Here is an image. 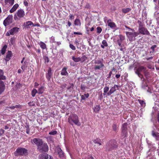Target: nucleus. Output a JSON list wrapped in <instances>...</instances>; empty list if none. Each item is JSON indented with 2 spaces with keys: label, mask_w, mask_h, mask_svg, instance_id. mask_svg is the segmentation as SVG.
I'll return each mask as SVG.
<instances>
[{
  "label": "nucleus",
  "mask_w": 159,
  "mask_h": 159,
  "mask_svg": "<svg viewBox=\"0 0 159 159\" xmlns=\"http://www.w3.org/2000/svg\"><path fill=\"white\" fill-rule=\"evenodd\" d=\"M151 134L156 141H159V133L157 132L155 129L151 131Z\"/></svg>",
  "instance_id": "f8f14e48"
},
{
  "label": "nucleus",
  "mask_w": 159,
  "mask_h": 159,
  "mask_svg": "<svg viewBox=\"0 0 159 159\" xmlns=\"http://www.w3.org/2000/svg\"><path fill=\"white\" fill-rule=\"evenodd\" d=\"M25 127L26 128V133L27 134H28L30 132L29 126L28 125H27L26 126H25Z\"/></svg>",
  "instance_id": "13d9d810"
},
{
  "label": "nucleus",
  "mask_w": 159,
  "mask_h": 159,
  "mask_svg": "<svg viewBox=\"0 0 159 159\" xmlns=\"http://www.w3.org/2000/svg\"><path fill=\"white\" fill-rule=\"evenodd\" d=\"M15 108H16L17 109H21L22 108V106L20 104L16 105L15 106Z\"/></svg>",
  "instance_id": "49530a36"
},
{
  "label": "nucleus",
  "mask_w": 159,
  "mask_h": 159,
  "mask_svg": "<svg viewBox=\"0 0 159 159\" xmlns=\"http://www.w3.org/2000/svg\"><path fill=\"white\" fill-rule=\"evenodd\" d=\"M39 45L40 47L43 49L46 48V45L43 42H41L39 44Z\"/></svg>",
  "instance_id": "ea45409f"
},
{
  "label": "nucleus",
  "mask_w": 159,
  "mask_h": 159,
  "mask_svg": "<svg viewBox=\"0 0 159 159\" xmlns=\"http://www.w3.org/2000/svg\"><path fill=\"white\" fill-rule=\"evenodd\" d=\"M24 28L28 29L32 26H35L36 25H34L32 21H28L24 23Z\"/></svg>",
  "instance_id": "ddd939ff"
},
{
  "label": "nucleus",
  "mask_w": 159,
  "mask_h": 159,
  "mask_svg": "<svg viewBox=\"0 0 159 159\" xmlns=\"http://www.w3.org/2000/svg\"><path fill=\"white\" fill-rule=\"evenodd\" d=\"M74 24L76 25H80L81 23L80 20L79 19H76L74 21Z\"/></svg>",
  "instance_id": "58836bf2"
},
{
  "label": "nucleus",
  "mask_w": 159,
  "mask_h": 159,
  "mask_svg": "<svg viewBox=\"0 0 159 159\" xmlns=\"http://www.w3.org/2000/svg\"><path fill=\"white\" fill-rule=\"evenodd\" d=\"M50 43H55L56 42L55 41V38L52 36L50 39Z\"/></svg>",
  "instance_id": "8fccbe9b"
},
{
  "label": "nucleus",
  "mask_w": 159,
  "mask_h": 159,
  "mask_svg": "<svg viewBox=\"0 0 159 159\" xmlns=\"http://www.w3.org/2000/svg\"><path fill=\"white\" fill-rule=\"evenodd\" d=\"M5 132L4 130L3 129H0V136H2Z\"/></svg>",
  "instance_id": "bf43d9fd"
},
{
  "label": "nucleus",
  "mask_w": 159,
  "mask_h": 159,
  "mask_svg": "<svg viewBox=\"0 0 159 159\" xmlns=\"http://www.w3.org/2000/svg\"><path fill=\"white\" fill-rule=\"evenodd\" d=\"M100 109V107L99 105H97L94 109V111L96 112H98Z\"/></svg>",
  "instance_id": "e433bc0d"
},
{
  "label": "nucleus",
  "mask_w": 159,
  "mask_h": 159,
  "mask_svg": "<svg viewBox=\"0 0 159 159\" xmlns=\"http://www.w3.org/2000/svg\"><path fill=\"white\" fill-rule=\"evenodd\" d=\"M116 89L115 87L114 86L112 87L110 89L109 91L107 93V95L108 96H110L114 92L116 91Z\"/></svg>",
  "instance_id": "4be33fe9"
},
{
  "label": "nucleus",
  "mask_w": 159,
  "mask_h": 159,
  "mask_svg": "<svg viewBox=\"0 0 159 159\" xmlns=\"http://www.w3.org/2000/svg\"><path fill=\"white\" fill-rule=\"evenodd\" d=\"M72 59L75 62H76L80 61V57L75 58L74 56H73L72 57Z\"/></svg>",
  "instance_id": "4c0bfd02"
},
{
  "label": "nucleus",
  "mask_w": 159,
  "mask_h": 159,
  "mask_svg": "<svg viewBox=\"0 0 159 159\" xmlns=\"http://www.w3.org/2000/svg\"><path fill=\"white\" fill-rule=\"evenodd\" d=\"M97 33L98 34H100L101 33L102 31V29L100 27H98L97 28Z\"/></svg>",
  "instance_id": "de8ad7c7"
},
{
  "label": "nucleus",
  "mask_w": 159,
  "mask_h": 159,
  "mask_svg": "<svg viewBox=\"0 0 159 159\" xmlns=\"http://www.w3.org/2000/svg\"><path fill=\"white\" fill-rule=\"evenodd\" d=\"M19 28L17 27H14L9 30V32L11 35H13L18 31Z\"/></svg>",
  "instance_id": "6ab92c4d"
},
{
  "label": "nucleus",
  "mask_w": 159,
  "mask_h": 159,
  "mask_svg": "<svg viewBox=\"0 0 159 159\" xmlns=\"http://www.w3.org/2000/svg\"><path fill=\"white\" fill-rule=\"evenodd\" d=\"M67 68L64 67L61 70V74L62 75H67L68 73L66 71Z\"/></svg>",
  "instance_id": "aec40b11"
},
{
  "label": "nucleus",
  "mask_w": 159,
  "mask_h": 159,
  "mask_svg": "<svg viewBox=\"0 0 159 159\" xmlns=\"http://www.w3.org/2000/svg\"><path fill=\"white\" fill-rule=\"evenodd\" d=\"M147 68L146 67L143 66H139L137 67H135L134 69L135 73L138 75V76H141L143 75L141 73V72H144L145 70H146Z\"/></svg>",
  "instance_id": "423d86ee"
},
{
  "label": "nucleus",
  "mask_w": 159,
  "mask_h": 159,
  "mask_svg": "<svg viewBox=\"0 0 159 159\" xmlns=\"http://www.w3.org/2000/svg\"><path fill=\"white\" fill-rule=\"evenodd\" d=\"M144 76L146 77V78L147 79H148L149 78V77L150 76V73L149 72H148L147 70H145L144 72Z\"/></svg>",
  "instance_id": "a878e982"
},
{
  "label": "nucleus",
  "mask_w": 159,
  "mask_h": 159,
  "mask_svg": "<svg viewBox=\"0 0 159 159\" xmlns=\"http://www.w3.org/2000/svg\"><path fill=\"white\" fill-rule=\"evenodd\" d=\"M7 48V46L6 45H4L3 47L2 48L1 50V53H0V55H1V54L2 55H4L5 53V52L6 50V49Z\"/></svg>",
  "instance_id": "5701e85b"
},
{
  "label": "nucleus",
  "mask_w": 159,
  "mask_h": 159,
  "mask_svg": "<svg viewBox=\"0 0 159 159\" xmlns=\"http://www.w3.org/2000/svg\"><path fill=\"white\" fill-rule=\"evenodd\" d=\"M16 155L19 156H24L28 155V150L24 148H18L16 151Z\"/></svg>",
  "instance_id": "39448f33"
},
{
  "label": "nucleus",
  "mask_w": 159,
  "mask_h": 159,
  "mask_svg": "<svg viewBox=\"0 0 159 159\" xmlns=\"http://www.w3.org/2000/svg\"><path fill=\"white\" fill-rule=\"evenodd\" d=\"M70 47L73 50H75V48L73 44H70L69 45Z\"/></svg>",
  "instance_id": "052dcab7"
},
{
  "label": "nucleus",
  "mask_w": 159,
  "mask_h": 159,
  "mask_svg": "<svg viewBox=\"0 0 159 159\" xmlns=\"http://www.w3.org/2000/svg\"><path fill=\"white\" fill-rule=\"evenodd\" d=\"M126 34L129 41H132L135 40V37L139 34V33L135 32L134 30V31L126 32Z\"/></svg>",
  "instance_id": "20e7f679"
},
{
  "label": "nucleus",
  "mask_w": 159,
  "mask_h": 159,
  "mask_svg": "<svg viewBox=\"0 0 159 159\" xmlns=\"http://www.w3.org/2000/svg\"><path fill=\"white\" fill-rule=\"evenodd\" d=\"M12 52L11 51H8L7 53L6 58L5 59L6 62L8 61L11 59L12 56Z\"/></svg>",
  "instance_id": "f3484780"
},
{
  "label": "nucleus",
  "mask_w": 159,
  "mask_h": 159,
  "mask_svg": "<svg viewBox=\"0 0 159 159\" xmlns=\"http://www.w3.org/2000/svg\"><path fill=\"white\" fill-rule=\"evenodd\" d=\"M148 87V85L147 82L141 83V88L142 89H147Z\"/></svg>",
  "instance_id": "cd10ccee"
},
{
  "label": "nucleus",
  "mask_w": 159,
  "mask_h": 159,
  "mask_svg": "<svg viewBox=\"0 0 159 159\" xmlns=\"http://www.w3.org/2000/svg\"><path fill=\"white\" fill-rule=\"evenodd\" d=\"M28 65V62L26 61H25L24 63L22 64V65L21 66V69L22 70L24 71L26 68L27 67Z\"/></svg>",
  "instance_id": "393cba45"
},
{
  "label": "nucleus",
  "mask_w": 159,
  "mask_h": 159,
  "mask_svg": "<svg viewBox=\"0 0 159 159\" xmlns=\"http://www.w3.org/2000/svg\"><path fill=\"white\" fill-rule=\"evenodd\" d=\"M153 57H145V59H146L147 61H148V60H152L153 59Z\"/></svg>",
  "instance_id": "338daca9"
},
{
  "label": "nucleus",
  "mask_w": 159,
  "mask_h": 159,
  "mask_svg": "<svg viewBox=\"0 0 159 159\" xmlns=\"http://www.w3.org/2000/svg\"><path fill=\"white\" fill-rule=\"evenodd\" d=\"M118 147V144L115 140H111L108 142L106 145V151H111L116 149Z\"/></svg>",
  "instance_id": "f03ea898"
},
{
  "label": "nucleus",
  "mask_w": 159,
  "mask_h": 159,
  "mask_svg": "<svg viewBox=\"0 0 159 159\" xmlns=\"http://www.w3.org/2000/svg\"><path fill=\"white\" fill-rule=\"evenodd\" d=\"M108 23V25L111 28L113 29H116V25L115 23L111 21V19H109L107 21Z\"/></svg>",
  "instance_id": "dca6fc26"
},
{
  "label": "nucleus",
  "mask_w": 159,
  "mask_h": 159,
  "mask_svg": "<svg viewBox=\"0 0 159 159\" xmlns=\"http://www.w3.org/2000/svg\"><path fill=\"white\" fill-rule=\"evenodd\" d=\"M57 134V131L56 130H54L50 132L49 134L50 135H54Z\"/></svg>",
  "instance_id": "603ef678"
},
{
  "label": "nucleus",
  "mask_w": 159,
  "mask_h": 159,
  "mask_svg": "<svg viewBox=\"0 0 159 159\" xmlns=\"http://www.w3.org/2000/svg\"><path fill=\"white\" fill-rule=\"evenodd\" d=\"M5 103L4 100H2L0 101V106H3Z\"/></svg>",
  "instance_id": "0e129e2a"
},
{
  "label": "nucleus",
  "mask_w": 159,
  "mask_h": 159,
  "mask_svg": "<svg viewBox=\"0 0 159 159\" xmlns=\"http://www.w3.org/2000/svg\"><path fill=\"white\" fill-rule=\"evenodd\" d=\"M25 15V13L24 11L22 9L18 10L16 13L14 15V18L15 20L20 19V18L24 17Z\"/></svg>",
  "instance_id": "0eeeda50"
},
{
  "label": "nucleus",
  "mask_w": 159,
  "mask_h": 159,
  "mask_svg": "<svg viewBox=\"0 0 159 159\" xmlns=\"http://www.w3.org/2000/svg\"><path fill=\"white\" fill-rule=\"evenodd\" d=\"M112 128L114 131L116 132L118 129L117 125L115 124H113L112 125Z\"/></svg>",
  "instance_id": "473e14b6"
},
{
  "label": "nucleus",
  "mask_w": 159,
  "mask_h": 159,
  "mask_svg": "<svg viewBox=\"0 0 159 159\" xmlns=\"http://www.w3.org/2000/svg\"><path fill=\"white\" fill-rule=\"evenodd\" d=\"M5 89L6 86L4 82L3 81H0V95L4 91Z\"/></svg>",
  "instance_id": "2eb2a0df"
},
{
  "label": "nucleus",
  "mask_w": 159,
  "mask_h": 159,
  "mask_svg": "<svg viewBox=\"0 0 159 159\" xmlns=\"http://www.w3.org/2000/svg\"><path fill=\"white\" fill-rule=\"evenodd\" d=\"M70 86H69L67 89L69 91V92H71L72 90L73 89V87H74V84L73 83L70 84Z\"/></svg>",
  "instance_id": "2f4dec72"
},
{
  "label": "nucleus",
  "mask_w": 159,
  "mask_h": 159,
  "mask_svg": "<svg viewBox=\"0 0 159 159\" xmlns=\"http://www.w3.org/2000/svg\"><path fill=\"white\" fill-rule=\"evenodd\" d=\"M56 152L58 155L59 157L61 159H65L66 157L64 153L60 147H58L57 148Z\"/></svg>",
  "instance_id": "9b49d317"
},
{
  "label": "nucleus",
  "mask_w": 159,
  "mask_h": 159,
  "mask_svg": "<svg viewBox=\"0 0 159 159\" xmlns=\"http://www.w3.org/2000/svg\"><path fill=\"white\" fill-rule=\"evenodd\" d=\"M140 78L142 83L146 82L145 79L144 78L143 75H141V76H138Z\"/></svg>",
  "instance_id": "a18cd8bd"
},
{
  "label": "nucleus",
  "mask_w": 159,
  "mask_h": 159,
  "mask_svg": "<svg viewBox=\"0 0 159 159\" xmlns=\"http://www.w3.org/2000/svg\"><path fill=\"white\" fill-rule=\"evenodd\" d=\"M139 34H141L142 35H149L150 33L148 31L147 29L145 28L144 26L141 27L139 28Z\"/></svg>",
  "instance_id": "9d476101"
},
{
  "label": "nucleus",
  "mask_w": 159,
  "mask_h": 159,
  "mask_svg": "<svg viewBox=\"0 0 159 159\" xmlns=\"http://www.w3.org/2000/svg\"><path fill=\"white\" fill-rule=\"evenodd\" d=\"M32 141L37 145V149L40 152H45L48 151V147L47 143H43L42 139L39 138H34Z\"/></svg>",
  "instance_id": "f257e3e1"
},
{
  "label": "nucleus",
  "mask_w": 159,
  "mask_h": 159,
  "mask_svg": "<svg viewBox=\"0 0 159 159\" xmlns=\"http://www.w3.org/2000/svg\"><path fill=\"white\" fill-rule=\"evenodd\" d=\"M104 66V65L102 63H101V64L100 65H95L94 67V69L95 70H101V68H102Z\"/></svg>",
  "instance_id": "c85d7f7f"
},
{
  "label": "nucleus",
  "mask_w": 159,
  "mask_h": 159,
  "mask_svg": "<svg viewBox=\"0 0 159 159\" xmlns=\"http://www.w3.org/2000/svg\"><path fill=\"white\" fill-rule=\"evenodd\" d=\"M147 88H148L147 90V92L151 93H152L153 91V89L151 88L148 87Z\"/></svg>",
  "instance_id": "09e8293b"
},
{
  "label": "nucleus",
  "mask_w": 159,
  "mask_h": 159,
  "mask_svg": "<svg viewBox=\"0 0 159 159\" xmlns=\"http://www.w3.org/2000/svg\"><path fill=\"white\" fill-rule=\"evenodd\" d=\"M87 57L85 55L81 57H80V62H83L85 61L87 59Z\"/></svg>",
  "instance_id": "a19ab883"
},
{
  "label": "nucleus",
  "mask_w": 159,
  "mask_h": 159,
  "mask_svg": "<svg viewBox=\"0 0 159 159\" xmlns=\"http://www.w3.org/2000/svg\"><path fill=\"white\" fill-rule=\"evenodd\" d=\"M43 59L44 60V63H48L49 61V59L48 57L46 56H44Z\"/></svg>",
  "instance_id": "37998d69"
},
{
  "label": "nucleus",
  "mask_w": 159,
  "mask_h": 159,
  "mask_svg": "<svg viewBox=\"0 0 159 159\" xmlns=\"http://www.w3.org/2000/svg\"><path fill=\"white\" fill-rule=\"evenodd\" d=\"M40 159H53V157L47 153H44L40 157Z\"/></svg>",
  "instance_id": "a211bd4d"
},
{
  "label": "nucleus",
  "mask_w": 159,
  "mask_h": 159,
  "mask_svg": "<svg viewBox=\"0 0 159 159\" xmlns=\"http://www.w3.org/2000/svg\"><path fill=\"white\" fill-rule=\"evenodd\" d=\"M138 101L139 103L140 104L142 107H145L146 105L145 102L143 100H142L141 99H138Z\"/></svg>",
  "instance_id": "72a5a7b5"
},
{
  "label": "nucleus",
  "mask_w": 159,
  "mask_h": 159,
  "mask_svg": "<svg viewBox=\"0 0 159 159\" xmlns=\"http://www.w3.org/2000/svg\"><path fill=\"white\" fill-rule=\"evenodd\" d=\"M37 93H38V91L36 89H34L31 91V95L33 97H34Z\"/></svg>",
  "instance_id": "79ce46f5"
},
{
  "label": "nucleus",
  "mask_w": 159,
  "mask_h": 159,
  "mask_svg": "<svg viewBox=\"0 0 159 159\" xmlns=\"http://www.w3.org/2000/svg\"><path fill=\"white\" fill-rule=\"evenodd\" d=\"M10 43H11L12 44V45H13L14 43H15V39L14 38H11L10 39Z\"/></svg>",
  "instance_id": "6e6d98bb"
},
{
  "label": "nucleus",
  "mask_w": 159,
  "mask_h": 159,
  "mask_svg": "<svg viewBox=\"0 0 159 159\" xmlns=\"http://www.w3.org/2000/svg\"><path fill=\"white\" fill-rule=\"evenodd\" d=\"M6 79V77L3 75H2L0 76V81H2V80H5Z\"/></svg>",
  "instance_id": "3c124183"
},
{
  "label": "nucleus",
  "mask_w": 159,
  "mask_h": 159,
  "mask_svg": "<svg viewBox=\"0 0 159 159\" xmlns=\"http://www.w3.org/2000/svg\"><path fill=\"white\" fill-rule=\"evenodd\" d=\"M125 39V37L124 36L122 35H120V41L124 40Z\"/></svg>",
  "instance_id": "e2e57ef3"
},
{
  "label": "nucleus",
  "mask_w": 159,
  "mask_h": 159,
  "mask_svg": "<svg viewBox=\"0 0 159 159\" xmlns=\"http://www.w3.org/2000/svg\"><path fill=\"white\" fill-rule=\"evenodd\" d=\"M19 7V5L18 4H15L12 8L10 10V12L11 13H12L14 12L17 8Z\"/></svg>",
  "instance_id": "412c9836"
},
{
  "label": "nucleus",
  "mask_w": 159,
  "mask_h": 159,
  "mask_svg": "<svg viewBox=\"0 0 159 159\" xmlns=\"http://www.w3.org/2000/svg\"><path fill=\"white\" fill-rule=\"evenodd\" d=\"M93 142L95 143H98L99 145L102 144V142L100 139L99 138H97L96 139L93 140Z\"/></svg>",
  "instance_id": "b1692460"
},
{
  "label": "nucleus",
  "mask_w": 159,
  "mask_h": 159,
  "mask_svg": "<svg viewBox=\"0 0 159 159\" xmlns=\"http://www.w3.org/2000/svg\"><path fill=\"white\" fill-rule=\"evenodd\" d=\"M24 4L25 6L27 7L28 6V3L26 0H24Z\"/></svg>",
  "instance_id": "774afa93"
},
{
  "label": "nucleus",
  "mask_w": 159,
  "mask_h": 159,
  "mask_svg": "<svg viewBox=\"0 0 159 159\" xmlns=\"http://www.w3.org/2000/svg\"><path fill=\"white\" fill-rule=\"evenodd\" d=\"M14 0H5V3L6 4L9 3L10 5L12 6L14 3Z\"/></svg>",
  "instance_id": "7c9ffc66"
},
{
  "label": "nucleus",
  "mask_w": 159,
  "mask_h": 159,
  "mask_svg": "<svg viewBox=\"0 0 159 159\" xmlns=\"http://www.w3.org/2000/svg\"><path fill=\"white\" fill-rule=\"evenodd\" d=\"M68 122L72 125H73V122L78 126H80L81 125L80 123L79 122L78 117L75 114H73L69 117Z\"/></svg>",
  "instance_id": "7ed1b4c3"
},
{
  "label": "nucleus",
  "mask_w": 159,
  "mask_h": 159,
  "mask_svg": "<svg viewBox=\"0 0 159 159\" xmlns=\"http://www.w3.org/2000/svg\"><path fill=\"white\" fill-rule=\"evenodd\" d=\"M80 88L81 89L83 90H84L85 89V87L84 85L81 84V85Z\"/></svg>",
  "instance_id": "69168bd1"
},
{
  "label": "nucleus",
  "mask_w": 159,
  "mask_h": 159,
  "mask_svg": "<svg viewBox=\"0 0 159 159\" xmlns=\"http://www.w3.org/2000/svg\"><path fill=\"white\" fill-rule=\"evenodd\" d=\"M102 43L103 45H104L105 47L108 46V44L107 43L106 41L105 40H103L102 42Z\"/></svg>",
  "instance_id": "864d4df0"
},
{
  "label": "nucleus",
  "mask_w": 159,
  "mask_h": 159,
  "mask_svg": "<svg viewBox=\"0 0 159 159\" xmlns=\"http://www.w3.org/2000/svg\"><path fill=\"white\" fill-rule=\"evenodd\" d=\"M109 90V87L108 86L105 87L103 89V92L104 93H103V95L104 96L106 95V93H107V92Z\"/></svg>",
  "instance_id": "f704fd0d"
},
{
  "label": "nucleus",
  "mask_w": 159,
  "mask_h": 159,
  "mask_svg": "<svg viewBox=\"0 0 159 159\" xmlns=\"http://www.w3.org/2000/svg\"><path fill=\"white\" fill-rule=\"evenodd\" d=\"M138 24L139 25V28L141 27H143L144 26V24L140 20H138Z\"/></svg>",
  "instance_id": "c03bdc74"
},
{
  "label": "nucleus",
  "mask_w": 159,
  "mask_h": 159,
  "mask_svg": "<svg viewBox=\"0 0 159 159\" xmlns=\"http://www.w3.org/2000/svg\"><path fill=\"white\" fill-rule=\"evenodd\" d=\"M13 16L12 15H9L4 20L3 24L5 26L9 25L12 22Z\"/></svg>",
  "instance_id": "1a4fd4ad"
},
{
  "label": "nucleus",
  "mask_w": 159,
  "mask_h": 159,
  "mask_svg": "<svg viewBox=\"0 0 159 159\" xmlns=\"http://www.w3.org/2000/svg\"><path fill=\"white\" fill-rule=\"evenodd\" d=\"M130 10L131 9L129 8H123L122 9V12L124 13H127L130 11Z\"/></svg>",
  "instance_id": "c9c22d12"
},
{
  "label": "nucleus",
  "mask_w": 159,
  "mask_h": 159,
  "mask_svg": "<svg viewBox=\"0 0 159 159\" xmlns=\"http://www.w3.org/2000/svg\"><path fill=\"white\" fill-rule=\"evenodd\" d=\"M44 91V87L42 86L39 89L38 91H37L38 93L39 94H42L43 93Z\"/></svg>",
  "instance_id": "bb28decb"
},
{
  "label": "nucleus",
  "mask_w": 159,
  "mask_h": 159,
  "mask_svg": "<svg viewBox=\"0 0 159 159\" xmlns=\"http://www.w3.org/2000/svg\"><path fill=\"white\" fill-rule=\"evenodd\" d=\"M28 105L29 106L32 107V106H35V103L33 101L32 102H29L28 103Z\"/></svg>",
  "instance_id": "4d7b16f0"
},
{
  "label": "nucleus",
  "mask_w": 159,
  "mask_h": 159,
  "mask_svg": "<svg viewBox=\"0 0 159 159\" xmlns=\"http://www.w3.org/2000/svg\"><path fill=\"white\" fill-rule=\"evenodd\" d=\"M52 75V70L51 68L50 67L49 68L47 73L46 74V77L48 81H49L50 80Z\"/></svg>",
  "instance_id": "4468645a"
},
{
  "label": "nucleus",
  "mask_w": 159,
  "mask_h": 159,
  "mask_svg": "<svg viewBox=\"0 0 159 159\" xmlns=\"http://www.w3.org/2000/svg\"><path fill=\"white\" fill-rule=\"evenodd\" d=\"M16 87L18 89L20 88L22 86V85L21 84H20V83H17V84L16 85Z\"/></svg>",
  "instance_id": "680f3d73"
},
{
  "label": "nucleus",
  "mask_w": 159,
  "mask_h": 159,
  "mask_svg": "<svg viewBox=\"0 0 159 159\" xmlns=\"http://www.w3.org/2000/svg\"><path fill=\"white\" fill-rule=\"evenodd\" d=\"M89 96V94L88 93L85 94L84 95H81V101L82 100H85L86 98H87Z\"/></svg>",
  "instance_id": "c756f323"
},
{
  "label": "nucleus",
  "mask_w": 159,
  "mask_h": 159,
  "mask_svg": "<svg viewBox=\"0 0 159 159\" xmlns=\"http://www.w3.org/2000/svg\"><path fill=\"white\" fill-rule=\"evenodd\" d=\"M127 125L128 124L127 123H125L122 125V126L121 128L122 131L121 135L123 138L127 137Z\"/></svg>",
  "instance_id": "6e6552de"
},
{
  "label": "nucleus",
  "mask_w": 159,
  "mask_h": 159,
  "mask_svg": "<svg viewBox=\"0 0 159 159\" xmlns=\"http://www.w3.org/2000/svg\"><path fill=\"white\" fill-rule=\"evenodd\" d=\"M157 47V45H154L151 46V49H152V51H153V52H155V49Z\"/></svg>",
  "instance_id": "5fc2aeb1"
}]
</instances>
